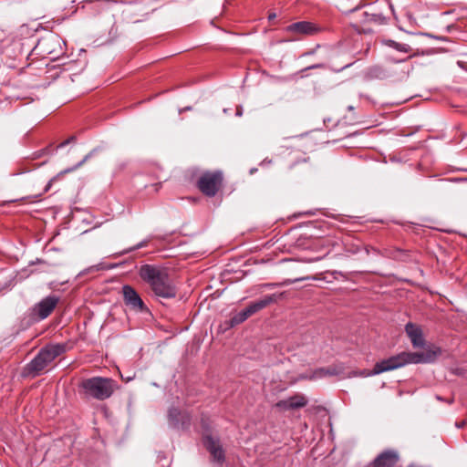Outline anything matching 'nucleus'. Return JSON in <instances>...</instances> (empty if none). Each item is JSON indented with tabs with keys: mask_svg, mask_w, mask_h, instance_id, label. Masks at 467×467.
<instances>
[{
	"mask_svg": "<svg viewBox=\"0 0 467 467\" xmlns=\"http://www.w3.org/2000/svg\"><path fill=\"white\" fill-rule=\"evenodd\" d=\"M79 387L87 397L105 400L112 396L118 385L110 378L92 377L82 380Z\"/></svg>",
	"mask_w": 467,
	"mask_h": 467,
	"instance_id": "nucleus-3",
	"label": "nucleus"
},
{
	"mask_svg": "<svg viewBox=\"0 0 467 467\" xmlns=\"http://www.w3.org/2000/svg\"><path fill=\"white\" fill-rule=\"evenodd\" d=\"M190 109H191L190 107H187V108L183 109V110H190Z\"/></svg>",
	"mask_w": 467,
	"mask_h": 467,
	"instance_id": "nucleus-36",
	"label": "nucleus"
},
{
	"mask_svg": "<svg viewBox=\"0 0 467 467\" xmlns=\"http://www.w3.org/2000/svg\"><path fill=\"white\" fill-rule=\"evenodd\" d=\"M275 407L276 409H278L279 410H283V411L295 410L293 403H292L291 400L289 399V397L287 399L281 400L277 401L275 404Z\"/></svg>",
	"mask_w": 467,
	"mask_h": 467,
	"instance_id": "nucleus-21",
	"label": "nucleus"
},
{
	"mask_svg": "<svg viewBox=\"0 0 467 467\" xmlns=\"http://www.w3.org/2000/svg\"><path fill=\"white\" fill-rule=\"evenodd\" d=\"M287 31L296 32L304 35L313 34L316 29L310 22H296L287 26Z\"/></svg>",
	"mask_w": 467,
	"mask_h": 467,
	"instance_id": "nucleus-14",
	"label": "nucleus"
},
{
	"mask_svg": "<svg viewBox=\"0 0 467 467\" xmlns=\"http://www.w3.org/2000/svg\"><path fill=\"white\" fill-rule=\"evenodd\" d=\"M328 254V252H327L324 255L322 256H317V257H312V258H306V259H302V262H305V263H314V262H317L321 259H323L325 256H327Z\"/></svg>",
	"mask_w": 467,
	"mask_h": 467,
	"instance_id": "nucleus-27",
	"label": "nucleus"
},
{
	"mask_svg": "<svg viewBox=\"0 0 467 467\" xmlns=\"http://www.w3.org/2000/svg\"><path fill=\"white\" fill-rule=\"evenodd\" d=\"M327 368V376H336L340 373V370L336 367H329V368Z\"/></svg>",
	"mask_w": 467,
	"mask_h": 467,
	"instance_id": "nucleus-26",
	"label": "nucleus"
},
{
	"mask_svg": "<svg viewBox=\"0 0 467 467\" xmlns=\"http://www.w3.org/2000/svg\"><path fill=\"white\" fill-rule=\"evenodd\" d=\"M275 284H269L267 285V286H275Z\"/></svg>",
	"mask_w": 467,
	"mask_h": 467,
	"instance_id": "nucleus-37",
	"label": "nucleus"
},
{
	"mask_svg": "<svg viewBox=\"0 0 467 467\" xmlns=\"http://www.w3.org/2000/svg\"><path fill=\"white\" fill-rule=\"evenodd\" d=\"M348 109H349V110H352V109H353V107H352V106H349V107H348Z\"/></svg>",
	"mask_w": 467,
	"mask_h": 467,
	"instance_id": "nucleus-38",
	"label": "nucleus"
},
{
	"mask_svg": "<svg viewBox=\"0 0 467 467\" xmlns=\"http://www.w3.org/2000/svg\"><path fill=\"white\" fill-rule=\"evenodd\" d=\"M440 352V349L428 350L422 353L403 351L377 362L372 371L368 373V375L373 376L381 374L409 364L430 363L435 360Z\"/></svg>",
	"mask_w": 467,
	"mask_h": 467,
	"instance_id": "nucleus-2",
	"label": "nucleus"
},
{
	"mask_svg": "<svg viewBox=\"0 0 467 467\" xmlns=\"http://www.w3.org/2000/svg\"><path fill=\"white\" fill-rule=\"evenodd\" d=\"M76 140V138L73 136L71 138H69L68 140H65L64 142H62L59 147H64L65 145L68 144L69 142H72Z\"/></svg>",
	"mask_w": 467,
	"mask_h": 467,
	"instance_id": "nucleus-29",
	"label": "nucleus"
},
{
	"mask_svg": "<svg viewBox=\"0 0 467 467\" xmlns=\"http://www.w3.org/2000/svg\"><path fill=\"white\" fill-rule=\"evenodd\" d=\"M149 242H150L149 239L143 240V241L140 242L139 244H137L136 245L130 247L129 249L123 251L122 253H120V254H125L130 252L135 251L137 249L146 247L148 245Z\"/></svg>",
	"mask_w": 467,
	"mask_h": 467,
	"instance_id": "nucleus-22",
	"label": "nucleus"
},
{
	"mask_svg": "<svg viewBox=\"0 0 467 467\" xmlns=\"http://www.w3.org/2000/svg\"><path fill=\"white\" fill-rule=\"evenodd\" d=\"M243 115V109L241 106H238L236 109V116L240 117Z\"/></svg>",
	"mask_w": 467,
	"mask_h": 467,
	"instance_id": "nucleus-31",
	"label": "nucleus"
},
{
	"mask_svg": "<svg viewBox=\"0 0 467 467\" xmlns=\"http://www.w3.org/2000/svg\"><path fill=\"white\" fill-rule=\"evenodd\" d=\"M223 175L221 171H204L197 181L199 190L208 197H213L223 184Z\"/></svg>",
	"mask_w": 467,
	"mask_h": 467,
	"instance_id": "nucleus-5",
	"label": "nucleus"
},
{
	"mask_svg": "<svg viewBox=\"0 0 467 467\" xmlns=\"http://www.w3.org/2000/svg\"><path fill=\"white\" fill-rule=\"evenodd\" d=\"M139 275L158 298L171 299L176 296L177 288L165 270L151 265H143L139 269Z\"/></svg>",
	"mask_w": 467,
	"mask_h": 467,
	"instance_id": "nucleus-1",
	"label": "nucleus"
},
{
	"mask_svg": "<svg viewBox=\"0 0 467 467\" xmlns=\"http://www.w3.org/2000/svg\"><path fill=\"white\" fill-rule=\"evenodd\" d=\"M350 66H351V63L347 64V65L343 66L342 67H340L339 69H337V71H338V72H339V71H341V70H343V69H345V68H347V67H350Z\"/></svg>",
	"mask_w": 467,
	"mask_h": 467,
	"instance_id": "nucleus-33",
	"label": "nucleus"
},
{
	"mask_svg": "<svg viewBox=\"0 0 467 467\" xmlns=\"http://www.w3.org/2000/svg\"><path fill=\"white\" fill-rule=\"evenodd\" d=\"M101 150L100 147L94 148L92 150H90L78 163H77L73 168L67 169L65 171V172H69L72 171H75L78 168H80L85 162H87L89 159H91L93 156H95L98 152Z\"/></svg>",
	"mask_w": 467,
	"mask_h": 467,
	"instance_id": "nucleus-18",
	"label": "nucleus"
},
{
	"mask_svg": "<svg viewBox=\"0 0 467 467\" xmlns=\"http://www.w3.org/2000/svg\"><path fill=\"white\" fill-rule=\"evenodd\" d=\"M127 166H128L127 161H119L115 166V173L121 172L122 171H124L126 169Z\"/></svg>",
	"mask_w": 467,
	"mask_h": 467,
	"instance_id": "nucleus-25",
	"label": "nucleus"
},
{
	"mask_svg": "<svg viewBox=\"0 0 467 467\" xmlns=\"http://www.w3.org/2000/svg\"><path fill=\"white\" fill-rule=\"evenodd\" d=\"M179 414H180V411H179V410H178V409H176V408H171V409H170V410H169V419H170V420H171L172 423L176 424V423H177V421H178V416H179Z\"/></svg>",
	"mask_w": 467,
	"mask_h": 467,
	"instance_id": "nucleus-23",
	"label": "nucleus"
},
{
	"mask_svg": "<svg viewBox=\"0 0 467 467\" xmlns=\"http://www.w3.org/2000/svg\"><path fill=\"white\" fill-rule=\"evenodd\" d=\"M405 331L410 337L411 344L414 348H421L424 346V338L422 330L420 326L409 322L405 326Z\"/></svg>",
	"mask_w": 467,
	"mask_h": 467,
	"instance_id": "nucleus-12",
	"label": "nucleus"
},
{
	"mask_svg": "<svg viewBox=\"0 0 467 467\" xmlns=\"http://www.w3.org/2000/svg\"><path fill=\"white\" fill-rule=\"evenodd\" d=\"M364 250L367 254H369L370 251H372L373 254H382L383 256H386V257H389V258H391L394 260H400V261L404 260L405 257L407 256L406 252L401 249H399V248L384 249L383 252H380L376 248L369 249L368 247H364Z\"/></svg>",
	"mask_w": 467,
	"mask_h": 467,
	"instance_id": "nucleus-13",
	"label": "nucleus"
},
{
	"mask_svg": "<svg viewBox=\"0 0 467 467\" xmlns=\"http://www.w3.org/2000/svg\"><path fill=\"white\" fill-rule=\"evenodd\" d=\"M76 140V138L73 136L71 138H69L68 140H65L64 142H62L59 147H64L65 145L68 144L69 142H72Z\"/></svg>",
	"mask_w": 467,
	"mask_h": 467,
	"instance_id": "nucleus-30",
	"label": "nucleus"
},
{
	"mask_svg": "<svg viewBox=\"0 0 467 467\" xmlns=\"http://www.w3.org/2000/svg\"><path fill=\"white\" fill-rule=\"evenodd\" d=\"M365 22H374L377 24H383L385 17L380 14H369L368 12L363 13Z\"/></svg>",
	"mask_w": 467,
	"mask_h": 467,
	"instance_id": "nucleus-20",
	"label": "nucleus"
},
{
	"mask_svg": "<svg viewBox=\"0 0 467 467\" xmlns=\"http://www.w3.org/2000/svg\"><path fill=\"white\" fill-rule=\"evenodd\" d=\"M383 44L389 47H391L399 52L409 53L411 51V47L407 44H401L392 39H386Z\"/></svg>",
	"mask_w": 467,
	"mask_h": 467,
	"instance_id": "nucleus-15",
	"label": "nucleus"
},
{
	"mask_svg": "<svg viewBox=\"0 0 467 467\" xmlns=\"http://www.w3.org/2000/svg\"><path fill=\"white\" fill-rule=\"evenodd\" d=\"M99 269H100L99 265H94V266H91L88 271H89V270H99Z\"/></svg>",
	"mask_w": 467,
	"mask_h": 467,
	"instance_id": "nucleus-34",
	"label": "nucleus"
},
{
	"mask_svg": "<svg viewBox=\"0 0 467 467\" xmlns=\"http://www.w3.org/2000/svg\"><path fill=\"white\" fill-rule=\"evenodd\" d=\"M308 279H311V277L310 276H305V277H299V278H295V279H285L284 282H282L280 284V285H291V284H294V283H296V282H299V281L308 280ZM312 279H316V278L312 277Z\"/></svg>",
	"mask_w": 467,
	"mask_h": 467,
	"instance_id": "nucleus-24",
	"label": "nucleus"
},
{
	"mask_svg": "<svg viewBox=\"0 0 467 467\" xmlns=\"http://www.w3.org/2000/svg\"><path fill=\"white\" fill-rule=\"evenodd\" d=\"M323 67H325L324 64H316V65H312V66L306 67L304 70L314 69V68H323Z\"/></svg>",
	"mask_w": 467,
	"mask_h": 467,
	"instance_id": "nucleus-28",
	"label": "nucleus"
},
{
	"mask_svg": "<svg viewBox=\"0 0 467 467\" xmlns=\"http://www.w3.org/2000/svg\"><path fill=\"white\" fill-rule=\"evenodd\" d=\"M59 300V296L56 295L44 297L31 308L32 317L37 321L46 319L54 311Z\"/></svg>",
	"mask_w": 467,
	"mask_h": 467,
	"instance_id": "nucleus-7",
	"label": "nucleus"
},
{
	"mask_svg": "<svg viewBox=\"0 0 467 467\" xmlns=\"http://www.w3.org/2000/svg\"><path fill=\"white\" fill-rule=\"evenodd\" d=\"M66 348L62 344H50L42 348L27 365V370L34 377L38 376L56 358L63 354Z\"/></svg>",
	"mask_w": 467,
	"mask_h": 467,
	"instance_id": "nucleus-4",
	"label": "nucleus"
},
{
	"mask_svg": "<svg viewBox=\"0 0 467 467\" xmlns=\"http://www.w3.org/2000/svg\"><path fill=\"white\" fill-rule=\"evenodd\" d=\"M436 399L439 400H443V399L441 396H439V395L436 396Z\"/></svg>",
	"mask_w": 467,
	"mask_h": 467,
	"instance_id": "nucleus-35",
	"label": "nucleus"
},
{
	"mask_svg": "<svg viewBox=\"0 0 467 467\" xmlns=\"http://www.w3.org/2000/svg\"><path fill=\"white\" fill-rule=\"evenodd\" d=\"M289 399L291 400L295 410L305 407L308 402L306 397L303 394H295L289 397Z\"/></svg>",
	"mask_w": 467,
	"mask_h": 467,
	"instance_id": "nucleus-17",
	"label": "nucleus"
},
{
	"mask_svg": "<svg viewBox=\"0 0 467 467\" xmlns=\"http://www.w3.org/2000/svg\"><path fill=\"white\" fill-rule=\"evenodd\" d=\"M399 461V454L394 450H387L381 452L373 461V467H394Z\"/></svg>",
	"mask_w": 467,
	"mask_h": 467,
	"instance_id": "nucleus-11",
	"label": "nucleus"
},
{
	"mask_svg": "<svg viewBox=\"0 0 467 467\" xmlns=\"http://www.w3.org/2000/svg\"><path fill=\"white\" fill-rule=\"evenodd\" d=\"M202 441L207 451L211 453L212 461L222 466L225 460V455L220 439L206 432L202 436Z\"/></svg>",
	"mask_w": 467,
	"mask_h": 467,
	"instance_id": "nucleus-8",
	"label": "nucleus"
},
{
	"mask_svg": "<svg viewBox=\"0 0 467 467\" xmlns=\"http://www.w3.org/2000/svg\"><path fill=\"white\" fill-rule=\"evenodd\" d=\"M327 377V368H318L312 371L310 374H303L300 376L301 379L315 380Z\"/></svg>",
	"mask_w": 467,
	"mask_h": 467,
	"instance_id": "nucleus-16",
	"label": "nucleus"
},
{
	"mask_svg": "<svg viewBox=\"0 0 467 467\" xmlns=\"http://www.w3.org/2000/svg\"><path fill=\"white\" fill-rule=\"evenodd\" d=\"M275 17H276L275 13H270V14L268 15V20H269V21L274 20Z\"/></svg>",
	"mask_w": 467,
	"mask_h": 467,
	"instance_id": "nucleus-32",
	"label": "nucleus"
},
{
	"mask_svg": "<svg viewBox=\"0 0 467 467\" xmlns=\"http://www.w3.org/2000/svg\"><path fill=\"white\" fill-rule=\"evenodd\" d=\"M285 292H281L279 294H273V295L265 296V297L261 298L260 300L251 303L247 307L244 308V310L247 313L248 317H251L252 315L255 314L256 312L266 307L271 303L275 302L278 298L283 297L285 296Z\"/></svg>",
	"mask_w": 467,
	"mask_h": 467,
	"instance_id": "nucleus-10",
	"label": "nucleus"
},
{
	"mask_svg": "<svg viewBox=\"0 0 467 467\" xmlns=\"http://www.w3.org/2000/svg\"><path fill=\"white\" fill-rule=\"evenodd\" d=\"M122 296L125 305L131 310L136 312H144L148 310L140 296L131 285H125L122 286Z\"/></svg>",
	"mask_w": 467,
	"mask_h": 467,
	"instance_id": "nucleus-9",
	"label": "nucleus"
},
{
	"mask_svg": "<svg viewBox=\"0 0 467 467\" xmlns=\"http://www.w3.org/2000/svg\"><path fill=\"white\" fill-rule=\"evenodd\" d=\"M62 44L65 43L59 36L50 34L42 37L36 47L43 55H47L51 59H56L64 54Z\"/></svg>",
	"mask_w": 467,
	"mask_h": 467,
	"instance_id": "nucleus-6",
	"label": "nucleus"
},
{
	"mask_svg": "<svg viewBox=\"0 0 467 467\" xmlns=\"http://www.w3.org/2000/svg\"><path fill=\"white\" fill-rule=\"evenodd\" d=\"M248 317H248L247 313L245 312L244 309H243L242 311L236 313L234 316H233L231 317L230 326L234 327L236 325H239V324L244 322Z\"/></svg>",
	"mask_w": 467,
	"mask_h": 467,
	"instance_id": "nucleus-19",
	"label": "nucleus"
}]
</instances>
